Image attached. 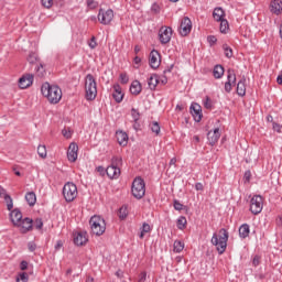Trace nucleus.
Here are the masks:
<instances>
[{"instance_id": "obj_1", "label": "nucleus", "mask_w": 282, "mask_h": 282, "mask_svg": "<svg viewBox=\"0 0 282 282\" xmlns=\"http://www.w3.org/2000/svg\"><path fill=\"white\" fill-rule=\"evenodd\" d=\"M41 93L44 98L51 102V105H58L63 98V90L57 85L44 83L41 87Z\"/></svg>"}, {"instance_id": "obj_2", "label": "nucleus", "mask_w": 282, "mask_h": 282, "mask_svg": "<svg viewBox=\"0 0 282 282\" xmlns=\"http://www.w3.org/2000/svg\"><path fill=\"white\" fill-rule=\"evenodd\" d=\"M228 238L229 234L225 228H221L218 231V235L217 232L213 235L212 245L216 247L218 254H224L226 252V248H228Z\"/></svg>"}, {"instance_id": "obj_3", "label": "nucleus", "mask_w": 282, "mask_h": 282, "mask_svg": "<svg viewBox=\"0 0 282 282\" xmlns=\"http://www.w3.org/2000/svg\"><path fill=\"white\" fill-rule=\"evenodd\" d=\"M85 91L86 100H96V96H98V87L96 78H94V75L91 74H88L85 78Z\"/></svg>"}, {"instance_id": "obj_4", "label": "nucleus", "mask_w": 282, "mask_h": 282, "mask_svg": "<svg viewBox=\"0 0 282 282\" xmlns=\"http://www.w3.org/2000/svg\"><path fill=\"white\" fill-rule=\"evenodd\" d=\"M89 224L93 235H96L97 237L105 235V231L107 230V224L102 217L95 215L90 218Z\"/></svg>"}, {"instance_id": "obj_5", "label": "nucleus", "mask_w": 282, "mask_h": 282, "mask_svg": "<svg viewBox=\"0 0 282 282\" xmlns=\"http://www.w3.org/2000/svg\"><path fill=\"white\" fill-rule=\"evenodd\" d=\"M131 193L135 199H142L147 193V184L142 177H137L132 182Z\"/></svg>"}, {"instance_id": "obj_6", "label": "nucleus", "mask_w": 282, "mask_h": 282, "mask_svg": "<svg viewBox=\"0 0 282 282\" xmlns=\"http://www.w3.org/2000/svg\"><path fill=\"white\" fill-rule=\"evenodd\" d=\"M63 196L65 202H74L78 197V187L74 183H66L63 187Z\"/></svg>"}, {"instance_id": "obj_7", "label": "nucleus", "mask_w": 282, "mask_h": 282, "mask_svg": "<svg viewBox=\"0 0 282 282\" xmlns=\"http://www.w3.org/2000/svg\"><path fill=\"white\" fill-rule=\"evenodd\" d=\"M263 210V196L254 195L250 200V212L252 215H259Z\"/></svg>"}, {"instance_id": "obj_8", "label": "nucleus", "mask_w": 282, "mask_h": 282, "mask_svg": "<svg viewBox=\"0 0 282 282\" xmlns=\"http://www.w3.org/2000/svg\"><path fill=\"white\" fill-rule=\"evenodd\" d=\"M173 36V29L171 26H162L159 30V41L162 45L171 43V37Z\"/></svg>"}, {"instance_id": "obj_9", "label": "nucleus", "mask_w": 282, "mask_h": 282, "mask_svg": "<svg viewBox=\"0 0 282 282\" xmlns=\"http://www.w3.org/2000/svg\"><path fill=\"white\" fill-rule=\"evenodd\" d=\"M98 21L101 25H109L113 21V10L108 9L106 11L105 9H99Z\"/></svg>"}, {"instance_id": "obj_10", "label": "nucleus", "mask_w": 282, "mask_h": 282, "mask_svg": "<svg viewBox=\"0 0 282 282\" xmlns=\"http://www.w3.org/2000/svg\"><path fill=\"white\" fill-rule=\"evenodd\" d=\"M192 30H193V22L191 21V18L188 17L183 18L181 20V25L178 30L181 36H188Z\"/></svg>"}, {"instance_id": "obj_11", "label": "nucleus", "mask_w": 282, "mask_h": 282, "mask_svg": "<svg viewBox=\"0 0 282 282\" xmlns=\"http://www.w3.org/2000/svg\"><path fill=\"white\" fill-rule=\"evenodd\" d=\"M34 83V74H25L19 79L20 89H28Z\"/></svg>"}, {"instance_id": "obj_12", "label": "nucleus", "mask_w": 282, "mask_h": 282, "mask_svg": "<svg viewBox=\"0 0 282 282\" xmlns=\"http://www.w3.org/2000/svg\"><path fill=\"white\" fill-rule=\"evenodd\" d=\"M89 239L87 238V231H76L74 232V243L75 246H85Z\"/></svg>"}, {"instance_id": "obj_13", "label": "nucleus", "mask_w": 282, "mask_h": 282, "mask_svg": "<svg viewBox=\"0 0 282 282\" xmlns=\"http://www.w3.org/2000/svg\"><path fill=\"white\" fill-rule=\"evenodd\" d=\"M269 10L271 14L279 17L282 13V0H271Z\"/></svg>"}, {"instance_id": "obj_14", "label": "nucleus", "mask_w": 282, "mask_h": 282, "mask_svg": "<svg viewBox=\"0 0 282 282\" xmlns=\"http://www.w3.org/2000/svg\"><path fill=\"white\" fill-rule=\"evenodd\" d=\"M67 159L69 162H76L78 160V144L70 143L67 151Z\"/></svg>"}, {"instance_id": "obj_15", "label": "nucleus", "mask_w": 282, "mask_h": 282, "mask_svg": "<svg viewBox=\"0 0 282 282\" xmlns=\"http://www.w3.org/2000/svg\"><path fill=\"white\" fill-rule=\"evenodd\" d=\"M149 63L152 69H158V67H160V52H158L156 50L151 51Z\"/></svg>"}, {"instance_id": "obj_16", "label": "nucleus", "mask_w": 282, "mask_h": 282, "mask_svg": "<svg viewBox=\"0 0 282 282\" xmlns=\"http://www.w3.org/2000/svg\"><path fill=\"white\" fill-rule=\"evenodd\" d=\"M189 111L195 122H202V106H199L198 104H192Z\"/></svg>"}, {"instance_id": "obj_17", "label": "nucleus", "mask_w": 282, "mask_h": 282, "mask_svg": "<svg viewBox=\"0 0 282 282\" xmlns=\"http://www.w3.org/2000/svg\"><path fill=\"white\" fill-rule=\"evenodd\" d=\"M10 219L13 224V226H19L21 221L23 220V214L21 213V209L15 208L10 213Z\"/></svg>"}, {"instance_id": "obj_18", "label": "nucleus", "mask_w": 282, "mask_h": 282, "mask_svg": "<svg viewBox=\"0 0 282 282\" xmlns=\"http://www.w3.org/2000/svg\"><path fill=\"white\" fill-rule=\"evenodd\" d=\"M219 138H221L219 128H215L214 131H209L207 133V140L209 141V144H212V147L217 144V142H219Z\"/></svg>"}, {"instance_id": "obj_19", "label": "nucleus", "mask_w": 282, "mask_h": 282, "mask_svg": "<svg viewBox=\"0 0 282 282\" xmlns=\"http://www.w3.org/2000/svg\"><path fill=\"white\" fill-rule=\"evenodd\" d=\"M106 174L110 180H118L120 177V167L110 165L106 169Z\"/></svg>"}, {"instance_id": "obj_20", "label": "nucleus", "mask_w": 282, "mask_h": 282, "mask_svg": "<svg viewBox=\"0 0 282 282\" xmlns=\"http://www.w3.org/2000/svg\"><path fill=\"white\" fill-rule=\"evenodd\" d=\"M117 142L120 144V147H127L129 142V134L124 131H117L116 133Z\"/></svg>"}, {"instance_id": "obj_21", "label": "nucleus", "mask_w": 282, "mask_h": 282, "mask_svg": "<svg viewBox=\"0 0 282 282\" xmlns=\"http://www.w3.org/2000/svg\"><path fill=\"white\" fill-rule=\"evenodd\" d=\"M113 90L112 98L116 100V102L123 100L124 94H122V88L118 84L113 86Z\"/></svg>"}, {"instance_id": "obj_22", "label": "nucleus", "mask_w": 282, "mask_h": 282, "mask_svg": "<svg viewBox=\"0 0 282 282\" xmlns=\"http://www.w3.org/2000/svg\"><path fill=\"white\" fill-rule=\"evenodd\" d=\"M130 93L132 96H140L142 93V84H140L138 80L132 82L130 85Z\"/></svg>"}, {"instance_id": "obj_23", "label": "nucleus", "mask_w": 282, "mask_h": 282, "mask_svg": "<svg viewBox=\"0 0 282 282\" xmlns=\"http://www.w3.org/2000/svg\"><path fill=\"white\" fill-rule=\"evenodd\" d=\"M239 237L240 239H247V237H250V225L243 224L239 227Z\"/></svg>"}, {"instance_id": "obj_24", "label": "nucleus", "mask_w": 282, "mask_h": 282, "mask_svg": "<svg viewBox=\"0 0 282 282\" xmlns=\"http://www.w3.org/2000/svg\"><path fill=\"white\" fill-rule=\"evenodd\" d=\"M213 17L218 22L224 21L225 20L224 18L226 17V12L221 7H217L214 9Z\"/></svg>"}, {"instance_id": "obj_25", "label": "nucleus", "mask_w": 282, "mask_h": 282, "mask_svg": "<svg viewBox=\"0 0 282 282\" xmlns=\"http://www.w3.org/2000/svg\"><path fill=\"white\" fill-rule=\"evenodd\" d=\"M238 96H246V77H242L237 84Z\"/></svg>"}, {"instance_id": "obj_26", "label": "nucleus", "mask_w": 282, "mask_h": 282, "mask_svg": "<svg viewBox=\"0 0 282 282\" xmlns=\"http://www.w3.org/2000/svg\"><path fill=\"white\" fill-rule=\"evenodd\" d=\"M160 83V78L158 77L156 74H153L150 76V78L148 79V85H149V88L154 91L155 87H158Z\"/></svg>"}, {"instance_id": "obj_27", "label": "nucleus", "mask_w": 282, "mask_h": 282, "mask_svg": "<svg viewBox=\"0 0 282 282\" xmlns=\"http://www.w3.org/2000/svg\"><path fill=\"white\" fill-rule=\"evenodd\" d=\"M32 221H33L32 218H24L20 220V224H18V226L23 228L24 232H28V230L32 228Z\"/></svg>"}, {"instance_id": "obj_28", "label": "nucleus", "mask_w": 282, "mask_h": 282, "mask_svg": "<svg viewBox=\"0 0 282 282\" xmlns=\"http://www.w3.org/2000/svg\"><path fill=\"white\" fill-rule=\"evenodd\" d=\"M25 202L29 204V206H34L36 204V193L28 192L25 194Z\"/></svg>"}, {"instance_id": "obj_29", "label": "nucleus", "mask_w": 282, "mask_h": 282, "mask_svg": "<svg viewBox=\"0 0 282 282\" xmlns=\"http://www.w3.org/2000/svg\"><path fill=\"white\" fill-rule=\"evenodd\" d=\"M227 83H229L230 85L237 84V74L235 73V69L227 70Z\"/></svg>"}, {"instance_id": "obj_30", "label": "nucleus", "mask_w": 282, "mask_h": 282, "mask_svg": "<svg viewBox=\"0 0 282 282\" xmlns=\"http://www.w3.org/2000/svg\"><path fill=\"white\" fill-rule=\"evenodd\" d=\"M149 232H151V225H149L148 223H143L142 227L140 228L139 238L144 239V235Z\"/></svg>"}, {"instance_id": "obj_31", "label": "nucleus", "mask_w": 282, "mask_h": 282, "mask_svg": "<svg viewBox=\"0 0 282 282\" xmlns=\"http://www.w3.org/2000/svg\"><path fill=\"white\" fill-rule=\"evenodd\" d=\"M214 78H221L224 76V66L216 65L213 70Z\"/></svg>"}, {"instance_id": "obj_32", "label": "nucleus", "mask_w": 282, "mask_h": 282, "mask_svg": "<svg viewBox=\"0 0 282 282\" xmlns=\"http://www.w3.org/2000/svg\"><path fill=\"white\" fill-rule=\"evenodd\" d=\"M186 224H187L186 217L181 216L177 218L176 226L178 230H184V228H186Z\"/></svg>"}, {"instance_id": "obj_33", "label": "nucleus", "mask_w": 282, "mask_h": 282, "mask_svg": "<svg viewBox=\"0 0 282 282\" xmlns=\"http://www.w3.org/2000/svg\"><path fill=\"white\" fill-rule=\"evenodd\" d=\"M37 154L42 160H45L47 158V148L45 145H39Z\"/></svg>"}, {"instance_id": "obj_34", "label": "nucleus", "mask_w": 282, "mask_h": 282, "mask_svg": "<svg viewBox=\"0 0 282 282\" xmlns=\"http://www.w3.org/2000/svg\"><path fill=\"white\" fill-rule=\"evenodd\" d=\"M220 26L219 30L221 32V34H226L228 32V30L230 29L229 24H228V20H220Z\"/></svg>"}, {"instance_id": "obj_35", "label": "nucleus", "mask_w": 282, "mask_h": 282, "mask_svg": "<svg viewBox=\"0 0 282 282\" xmlns=\"http://www.w3.org/2000/svg\"><path fill=\"white\" fill-rule=\"evenodd\" d=\"M111 166H115V169H120V166H122V158L113 156L111 160Z\"/></svg>"}, {"instance_id": "obj_36", "label": "nucleus", "mask_w": 282, "mask_h": 282, "mask_svg": "<svg viewBox=\"0 0 282 282\" xmlns=\"http://www.w3.org/2000/svg\"><path fill=\"white\" fill-rule=\"evenodd\" d=\"M173 248L174 252H182V250H184V242H182L181 240H176L174 241Z\"/></svg>"}, {"instance_id": "obj_37", "label": "nucleus", "mask_w": 282, "mask_h": 282, "mask_svg": "<svg viewBox=\"0 0 282 282\" xmlns=\"http://www.w3.org/2000/svg\"><path fill=\"white\" fill-rule=\"evenodd\" d=\"M223 50L225 52L226 58H232V50L230 48V46H228V44H224Z\"/></svg>"}, {"instance_id": "obj_38", "label": "nucleus", "mask_w": 282, "mask_h": 282, "mask_svg": "<svg viewBox=\"0 0 282 282\" xmlns=\"http://www.w3.org/2000/svg\"><path fill=\"white\" fill-rule=\"evenodd\" d=\"M150 129L153 133H155L156 135H160V123H158L156 121L152 122L150 124Z\"/></svg>"}, {"instance_id": "obj_39", "label": "nucleus", "mask_w": 282, "mask_h": 282, "mask_svg": "<svg viewBox=\"0 0 282 282\" xmlns=\"http://www.w3.org/2000/svg\"><path fill=\"white\" fill-rule=\"evenodd\" d=\"M129 215V212L127 210L126 206H122L119 209V219H127V216Z\"/></svg>"}, {"instance_id": "obj_40", "label": "nucleus", "mask_w": 282, "mask_h": 282, "mask_svg": "<svg viewBox=\"0 0 282 282\" xmlns=\"http://www.w3.org/2000/svg\"><path fill=\"white\" fill-rule=\"evenodd\" d=\"M4 202L7 204L8 210H12V208H14V203L12 202V197L10 195L6 196Z\"/></svg>"}, {"instance_id": "obj_41", "label": "nucleus", "mask_w": 282, "mask_h": 282, "mask_svg": "<svg viewBox=\"0 0 282 282\" xmlns=\"http://www.w3.org/2000/svg\"><path fill=\"white\" fill-rule=\"evenodd\" d=\"M28 273L25 272H21L20 274H18L17 276V282H28Z\"/></svg>"}, {"instance_id": "obj_42", "label": "nucleus", "mask_w": 282, "mask_h": 282, "mask_svg": "<svg viewBox=\"0 0 282 282\" xmlns=\"http://www.w3.org/2000/svg\"><path fill=\"white\" fill-rule=\"evenodd\" d=\"M131 116H132L133 122H138V120H140V112L135 108L131 109Z\"/></svg>"}, {"instance_id": "obj_43", "label": "nucleus", "mask_w": 282, "mask_h": 282, "mask_svg": "<svg viewBox=\"0 0 282 282\" xmlns=\"http://www.w3.org/2000/svg\"><path fill=\"white\" fill-rule=\"evenodd\" d=\"M86 3L90 10H96V8H98V2L95 0H86Z\"/></svg>"}, {"instance_id": "obj_44", "label": "nucleus", "mask_w": 282, "mask_h": 282, "mask_svg": "<svg viewBox=\"0 0 282 282\" xmlns=\"http://www.w3.org/2000/svg\"><path fill=\"white\" fill-rule=\"evenodd\" d=\"M41 3L43 8H46L47 10H50V8L54 6V0H41Z\"/></svg>"}, {"instance_id": "obj_45", "label": "nucleus", "mask_w": 282, "mask_h": 282, "mask_svg": "<svg viewBox=\"0 0 282 282\" xmlns=\"http://www.w3.org/2000/svg\"><path fill=\"white\" fill-rule=\"evenodd\" d=\"M28 62L31 64V65H34L36 63V53L34 52H31L28 56Z\"/></svg>"}, {"instance_id": "obj_46", "label": "nucleus", "mask_w": 282, "mask_h": 282, "mask_svg": "<svg viewBox=\"0 0 282 282\" xmlns=\"http://www.w3.org/2000/svg\"><path fill=\"white\" fill-rule=\"evenodd\" d=\"M204 107L205 109H213V100L210 99V97L205 98Z\"/></svg>"}, {"instance_id": "obj_47", "label": "nucleus", "mask_w": 282, "mask_h": 282, "mask_svg": "<svg viewBox=\"0 0 282 282\" xmlns=\"http://www.w3.org/2000/svg\"><path fill=\"white\" fill-rule=\"evenodd\" d=\"M88 46L90 47V50H96V47H98V43L96 42V36H93L90 39V41L88 42Z\"/></svg>"}, {"instance_id": "obj_48", "label": "nucleus", "mask_w": 282, "mask_h": 282, "mask_svg": "<svg viewBox=\"0 0 282 282\" xmlns=\"http://www.w3.org/2000/svg\"><path fill=\"white\" fill-rule=\"evenodd\" d=\"M120 80H121L122 85H127V83H129V75H127V73H121Z\"/></svg>"}, {"instance_id": "obj_49", "label": "nucleus", "mask_w": 282, "mask_h": 282, "mask_svg": "<svg viewBox=\"0 0 282 282\" xmlns=\"http://www.w3.org/2000/svg\"><path fill=\"white\" fill-rule=\"evenodd\" d=\"M37 76L40 78H43V76H45V68L43 67V64H40V66L37 67Z\"/></svg>"}, {"instance_id": "obj_50", "label": "nucleus", "mask_w": 282, "mask_h": 282, "mask_svg": "<svg viewBox=\"0 0 282 282\" xmlns=\"http://www.w3.org/2000/svg\"><path fill=\"white\" fill-rule=\"evenodd\" d=\"M207 41L209 45H215V43H217V37L215 35H208Z\"/></svg>"}, {"instance_id": "obj_51", "label": "nucleus", "mask_w": 282, "mask_h": 282, "mask_svg": "<svg viewBox=\"0 0 282 282\" xmlns=\"http://www.w3.org/2000/svg\"><path fill=\"white\" fill-rule=\"evenodd\" d=\"M62 135H64V138L69 140V138H72V130H67V129L62 130Z\"/></svg>"}, {"instance_id": "obj_52", "label": "nucleus", "mask_w": 282, "mask_h": 282, "mask_svg": "<svg viewBox=\"0 0 282 282\" xmlns=\"http://www.w3.org/2000/svg\"><path fill=\"white\" fill-rule=\"evenodd\" d=\"M174 209L175 210H183L184 205L182 203H180L178 200H174Z\"/></svg>"}, {"instance_id": "obj_53", "label": "nucleus", "mask_w": 282, "mask_h": 282, "mask_svg": "<svg viewBox=\"0 0 282 282\" xmlns=\"http://www.w3.org/2000/svg\"><path fill=\"white\" fill-rule=\"evenodd\" d=\"M260 263H261V257L254 256V257H253V260H252V265H253L254 268H257V265H259Z\"/></svg>"}, {"instance_id": "obj_54", "label": "nucleus", "mask_w": 282, "mask_h": 282, "mask_svg": "<svg viewBox=\"0 0 282 282\" xmlns=\"http://www.w3.org/2000/svg\"><path fill=\"white\" fill-rule=\"evenodd\" d=\"M138 282H147V272H145V271H142V272L139 274Z\"/></svg>"}, {"instance_id": "obj_55", "label": "nucleus", "mask_w": 282, "mask_h": 282, "mask_svg": "<svg viewBox=\"0 0 282 282\" xmlns=\"http://www.w3.org/2000/svg\"><path fill=\"white\" fill-rule=\"evenodd\" d=\"M272 127H273V131H276V133H281V129H282L281 124L273 121Z\"/></svg>"}, {"instance_id": "obj_56", "label": "nucleus", "mask_w": 282, "mask_h": 282, "mask_svg": "<svg viewBox=\"0 0 282 282\" xmlns=\"http://www.w3.org/2000/svg\"><path fill=\"white\" fill-rule=\"evenodd\" d=\"M10 195L8 194V192L6 191V188L0 186V197L4 198L9 197Z\"/></svg>"}, {"instance_id": "obj_57", "label": "nucleus", "mask_w": 282, "mask_h": 282, "mask_svg": "<svg viewBox=\"0 0 282 282\" xmlns=\"http://www.w3.org/2000/svg\"><path fill=\"white\" fill-rule=\"evenodd\" d=\"M250 177H252V173L250 171H246L243 175L245 182H250Z\"/></svg>"}, {"instance_id": "obj_58", "label": "nucleus", "mask_w": 282, "mask_h": 282, "mask_svg": "<svg viewBox=\"0 0 282 282\" xmlns=\"http://www.w3.org/2000/svg\"><path fill=\"white\" fill-rule=\"evenodd\" d=\"M225 91H227V94H230V91H232V84L230 83H225Z\"/></svg>"}, {"instance_id": "obj_59", "label": "nucleus", "mask_w": 282, "mask_h": 282, "mask_svg": "<svg viewBox=\"0 0 282 282\" xmlns=\"http://www.w3.org/2000/svg\"><path fill=\"white\" fill-rule=\"evenodd\" d=\"M20 270L25 271L28 270V261L22 260L20 263Z\"/></svg>"}, {"instance_id": "obj_60", "label": "nucleus", "mask_w": 282, "mask_h": 282, "mask_svg": "<svg viewBox=\"0 0 282 282\" xmlns=\"http://www.w3.org/2000/svg\"><path fill=\"white\" fill-rule=\"evenodd\" d=\"M36 229L40 230L41 234H43V220H37L36 223Z\"/></svg>"}, {"instance_id": "obj_61", "label": "nucleus", "mask_w": 282, "mask_h": 282, "mask_svg": "<svg viewBox=\"0 0 282 282\" xmlns=\"http://www.w3.org/2000/svg\"><path fill=\"white\" fill-rule=\"evenodd\" d=\"M28 247L30 252H34V250H36V243L34 242H29Z\"/></svg>"}, {"instance_id": "obj_62", "label": "nucleus", "mask_w": 282, "mask_h": 282, "mask_svg": "<svg viewBox=\"0 0 282 282\" xmlns=\"http://www.w3.org/2000/svg\"><path fill=\"white\" fill-rule=\"evenodd\" d=\"M97 173H99V175H105V173H107V170H105L104 166H98L97 167Z\"/></svg>"}, {"instance_id": "obj_63", "label": "nucleus", "mask_w": 282, "mask_h": 282, "mask_svg": "<svg viewBox=\"0 0 282 282\" xmlns=\"http://www.w3.org/2000/svg\"><path fill=\"white\" fill-rule=\"evenodd\" d=\"M61 248H63V241L58 240L55 245V250H61Z\"/></svg>"}, {"instance_id": "obj_64", "label": "nucleus", "mask_w": 282, "mask_h": 282, "mask_svg": "<svg viewBox=\"0 0 282 282\" xmlns=\"http://www.w3.org/2000/svg\"><path fill=\"white\" fill-rule=\"evenodd\" d=\"M195 188H196V191H204V184H202V183H196V184H195Z\"/></svg>"}]
</instances>
